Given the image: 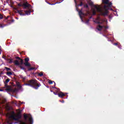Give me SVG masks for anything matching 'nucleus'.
<instances>
[{"label": "nucleus", "instance_id": "nucleus-19", "mask_svg": "<svg viewBox=\"0 0 124 124\" xmlns=\"http://www.w3.org/2000/svg\"><path fill=\"white\" fill-rule=\"evenodd\" d=\"M20 78H21V79H23V80L24 81H25L26 80V77H23V76H20Z\"/></svg>", "mask_w": 124, "mask_h": 124}, {"label": "nucleus", "instance_id": "nucleus-48", "mask_svg": "<svg viewBox=\"0 0 124 124\" xmlns=\"http://www.w3.org/2000/svg\"><path fill=\"white\" fill-rule=\"evenodd\" d=\"M0 54H1V53L0 52Z\"/></svg>", "mask_w": 124, "mask_h": 124}, {"label": "nucleus", "instance_id": "nucleus-22", "mask_svg": "<svg viewBox=\"0 0 124 124\" xmlns=\"http://www.w3.org/2000/svg\"><path fill=\"white\" fill-rule=\"evenodd\" d=\"M96 14V11H95V10H93V15H95Z\"/></svg>", "mask_w": 124, "mask_h": 124}, {"label": "nucleus", "instance_id": "nucleus-46", "mask_svg": "<svg viewBox=\"0 0 124 124\" xmlns=\"http://www.w3.org/2000/svg\"><path fill=\"white\" fill-rule=\"evenodd\" d=\"M2 58H4V57L2 56Z\"/></svg>", "mask_w": 124, "mask_h": 124}, {"label": "nucleus", "instance_id": "nucleus-11", "mask_svg": "<svg viewBox=\"0 0 124 124\" xmlns=\"http://www.w3.org/2000/svg\"><path fill=\"white\" fill-rule=\"evenodd\" d=\"M23 116H24L25 120L27 121V120H28V118H29V116H28V115L27 114L24 113L23 114Z\"/></svg>", "mask_w": 124, "mask_h": 124}, {"label": "nucleus", "instance_id": "nucleus-30", "mask_svg": "<svg viewBox=\"0 0 124 124\" xmlns=\"http://www.w3.org/2000/svg\"><path fill=\"white\" fill-rule=\"evenodd\" d=\"M90 5H93V3L91 2V3H90Z\"/></svg>", "mask_w": 124, "mask_h": 124}, {"label": "nucleus", "instance_id": "nucleus-34", "mask_svg": "<svg viewBox=\"0 0 124 124\" xmlns=\"http://www.w3.org/2000/svg\"><path fill=\"white\" fill-rule=\"evenodd\" d=\"M53 93H54V94H55V95L57 94V93L56 92H53Z\"/></svg>", "mask_w": 124, "mask_h": 124}, {"label": "nucleus", "instance_id": "nucleus-45", "mask_svg": "<svg viewBox=\"0 0 124 124\" xmlns=\"http://www.w3.org/2000/svg\"><path fill=\"white\" fill-rule=\"evenodd\" d=\"M111 16H109V18H110Z\"/></svg>", "mask_w": 124, "mask_h": 124}, {"label": "nucleus", "instance_id": "nucleus-24", "mask_svg": "<svg viewBox=\"0 0 124 124\" xmlns=\"http://www.w3.org/2000/svg\"><path fill=\"white\" fill-rule=\"evenodd\" d=\"M17 86L18 88H22V86H21V85H20L19 83L17 84Z\"/></svg>", "mask_w": 124, "mask_h": 124}, {"label": "nucleus", "instance_id": "nucleus-26", "mask_svg": "<svg viewBox=\"0 0 124 124\" xmlns=\"http://www.w3.org/2000/svg\"><path fill=\"white\" fill-rule=\"evenodd\" d=\"M4 84L5 88H8L9 87L8 85H7V83L4 82Z\"/></svg>", "mask_w": 124, "mask_h": 124}, {"label": "nucleus", "instance_id": "nucleus-42", "mask_svg": "<svg viewBox=\"0 0 124 124\" xmlns=\"http://www.w3.org/2000/svg\"><path fill=\"white\" fill-rule=\"evenodd\" d=\"M50 92H51V93H53V90H50Z\"/></svg>", "mask_w": 124, "mask_h": 124}, {"label": "nucleus", "instance_id": "nucleus-35", "mask_svg": "<svg viewBox=\"0 0 124 124\" xmlns=\"http://www.w3.org/2000/svg\"><path fill=\"white\" fill-rule=\"evenodd\" d=\"M7 107L8 108H8L9 110H10V109L9 108V106H7Z\"/></svg>", "mask_w": 124, "mask_h": 124}, {"label": "nucleus", "instance_id": "nucleus-18", "mask_svg": "<svg viewBox=\"0 0 124 124\" xmlns=\"http://www.w3.org/2000/svg\"><path fill=\"white\" fill-rule=\"evenodd\" d=\"M6 74L8 76H9V75H12V72H8L6 73Z\"/></svg>", "mask_w": 124, "mask_h": 124}, {"label": "nucleus", "instance_id": "nucleus-13", "mask_svg": "<svg viewBox=\"0 0 124 124\" xmlns=\"http://www.w3.org/2000/svg\"><path fill=\"white\" fill-rule=\"evenodd\" d=\"M14 63L15 65H20V63L19 62V61H18V60H15L14 61Z\"/></svg>", "mask_w": 124, "mask_h": 124}, {"label": "nucleus", "instance_id": "nucleus-4", "mask_svg": "<svg viewBox=\"0 0 124 124\" xmlns=\"http://www.w3.org/2000/svg\"><path fill=\"white\" fill-rule=\"evenodd\" d=\"M24 12H25V14L24 13V11H23V10H20V11H17V13H18V14L20 15L21 16H25V15H30V14H31V11L26 10V11H24Z\"/></svg>", "mask_w": 124, "mask_h": 124}, {"label": "nucleus", "instance_id": "nucleus-44", "mask_svg": "<svg viewBox=\"0 0 124 124\" xmlns=\"http://www.w3.org/2000/svg\"><path fill=\"white\" fill-rule=\"evenodd\" d=\"M77 10L78 11H79L78 10V9H77Z\"/></svg>", "mask_w": 124, "mask_h": 124}, {"label": "nucleus", "instance_id": "nucleus-21", "mask_svg": "<svg viewBox=\"0 0 124 124\" xmlns=\"http://www.w3.org/2000/svg\"><path fill=\"white\" fill-rule=\"evenodd\" d=\"M38 76H40V77H42V76H43V73L42 72L39 73L38 74Z\"/></svg>", "mask_w": 124, "mask_h": 124}, {"label": "nucleus", "instance_id": "nucleus-25", "mask_svg": "<svg viewBox=\"0 0 124 124\" xmlns=\"http://www.w3.org/2000/svg\"><path fill=\"white\" fill-rule=\"evenodd\" d=\"M12 62H13V60L10 59L9 63H12Z\"/></svg>", "mask_w": 124, "mask_h": 124}, {"label": "nucleus", "instance_id": "nucleus-3", "mask_svg": "<svg viewBox=\"0 0 124 124\" xmlns=\"http://www.w3.org/2000/svg\"><path fill=\"white\" fill-rule=\"evenodd\" d=\"M18 110L19 111L17 115H11L10 116V118H11V119H13L14 121H19V120L22 118V115H21V111L20 109Z\"/></svg>", "mask_w": 124, "mask_h": 124}, {"label": "nucleus", "instance_id": "nucleus-5", "mask_svg": "<svg viewBox=\"0 0 124 124\" xmlns=\"http://www.w3.org/2000/svg\"><path fill=\"white\" fill-rule=\"evenodd\" d=\"M18 6H19V7H23L24 9H25L26 8H29L30 6H31V4H29L28 2H26L25 3H24L22 4L20 3H18Z\"/></svg>", "mask_w": 124, "mask_h": 124}, {"label": "nucleus", "instance_id": "nucleus-6", "mask_svg": "<svg viewBox=\"0 0 124 124\" xmlns=\"http://www.w3.org/2000/svg\"><path fill=\"white\" fill-rule=\"evenodd\" d=\"M24 61L25 62L24 63V64L25 65V66L30 67V66H31V63L29 62V61H30V58H29V57L25 58Z\"/></svg>", "mask_w": 124, "mask_h": 124}, {"label": "nucleus", "instance_id": "nucleus-20", "mask_svg": "<svg viewBox=\"0 0 124 124\" xmlns=\"http://www.w3.org/2000/svg\"><path fill=\"white\" fill-rule=\"evenodd\" d=\"M89 22H90V19H86L85 20V24L89 25Z\"/></svg>", "mask_w": 124, "mask_h": 124}, {"label": "nucleus", "instance_id": "nucleus-17", "mask_svg": "<svg viewBox=\"0 0 124 124\" xmlns=\"http://www.w3.org/2000/svg\"><path fill=\"white\" fill-rule=\"evenodd\" d=\"M19 67H20V69H22L23 70H25L26 68L25 67H23L22 65H19Z\"/></svg>", "mask_w": 124, "mask_h": 124}, {"label": "nucleus", "instance_id": "nucleus-36", "mask_svg": "<svg viewBox=\"0 0 124 124\" xmlns=\"http://www.w3.org/2000/svg\"><path fill=\"white\" fill-rule=\"evenodd\" d=\"M118 48H119L120 49H121V46H118Z\"/></svg>", "mask_w": 124, "mask_h": 124}, {"label": "nucleus", "instance_id": "nucleus-14", "mask_svg": "<svg viewBox=\"0 0 124 124\" xmlns=\"http://www.w3.org/2000/svg\"><path fill=\"white\" fill-rule=\"evenodd\" d=\"M35 69V67H31V68H29L28 69V71H31V70H33Z\"/></svg>", "mask_w": 124, "mask_h": 124}, {"label": "nucleus", "instance_id": "nucleus-38", "mask_svg": "<svg viewBox=\"0 0 124 124\" xmlns=\"http://www.w3.org/2000/svg\"><path fill=\"white\" fill-rule=\"evenodd\" d=\"M62 103H63L64 102V100H62Z\"/></svg>", "mask_w": 124, "mask_h": 124}, {"label": "nucleus", "instance_id": "nucleus-29", "mask_svg": "<svg viewBox=\"0 0 124 124\" xmlns=\"http://www.w3.org/2000/svg\"><path fill=\"white\" fill-rule=\"evenodd\" d=\"M2 74H3V73L2 72H1L0 73V77H1V75Z\"/></svg>", "mask_w": 124, "mask_h": 124}, {"label": "nucleus", "instance_id": "nucleus-27", "mask_svg": "<svg viewBox=\"0 0 124 124\" xmlns=\"http://www.w3.org/2000/svg\"><path fill=\"white\" fill-rule=\"evenodd\" d=\"M0 19H3V16L0 14Z\"/></svg>", "mask_w": 124, "mask_h": 124}, {"label": "nucleus", "instance_id": "nucleus-8", "mask_svg": "<svg viewBox=\"0 0 124 124\" xmlns=\"http://www.w3.org/2000/svg\"><path fill=\"white\" fill-rule=\"evenodd\" d=\"M58 96L61 98H63V96H65V94L62 92H60V93H58Z\"/></svg>", "mask_w": 124, "mask_h": 124}, {"label": "nucleus", "instance_id": "nucleus-43", "mask_svg": "<svg viewBox=\"0 0 124 124\" xmlns=\"http://www.w3.org/2000/svg\"><path fill=\"white\" fill-rule=\"evenodd\" d=\"M12 22H14V20L13 19V20H12Z\"/></svg>", "mask_w": 124, "mask_h": 124}, {"label": "nucleus", "instance_id": "nucleus-10", "mask_svg": "<svg viewBox=\"0 0 124 124\" xmlns=\"http://www.w3.org/2000/svg\"><path fill=\"white\" fill-rule=\"evenodd\" d=\"M97 20L99 21H94V22L95 23H96V24H98L99 25H100L101 24H102V22H100V17L99 16H98L97 18Z\"/></svg>", "mask_w": 124, "mask_h": 124}, {"label": "nucleus", "instance_id": "nucleus-47", "mask_svg": "<svg viewBox=\"0 0 124 124\" xmlns=\"http://www.w3.org/2000/svg\"><path fill=\"white\" fill-rule=\"evenodd\" d=\"M9 124H12V123H9Z\"/></svg>", "mask_w": 124, "mask_h": 124}, {"label": "nucleus", "instance_id": "nucleus-2", "mask_svg": "<svg viewBox=\"0 0 124 124\" xmlns=\"http://www.w3.org/2000/svg\"><path fill=\"white\" fill-rule=\"evenodd\" d=\"M24 85L25 86H29L30 87H31L35 90H37V89L41 86L40 83L37 82V81L34 79L28 80L27 83H25Z\"/></svg>", "mask_w": 124, "mask_h": 124}, {"label": "nucleus", "instance_id": "nucleus-32", "mask_svg": "<svg viewBox=\"0 0 124 124\" xmlns=\"http://www.w3.org/2000/svg\"><path fill=\"white\" fill-rule=\"evenodd\" d=\"M12 115H15V112L14 111H13Z\"/></svg>", "mask_w": 124, "mask_h": 124}, {"label": "nucleus", "instance_id": "nucleus-41", "mask_svg": "<svg viewBox=\"0 0 124 124\" xmlns=\"http://www.w3.org/2000/svg\"><path fill=\"white\" fill-rule=\"evenodd\" d=\"M7 91H10V89H7Z\"/></svg>", "mask_w": 124, "mask_h": 124}, {"label": "nucleus", "instance_id": "nucleus-33", "mask_svg": "<svg viewBox=\"0 0 124 124\" xmlns=\"http://www.w3.org/2000/svg\"><path fill=\"white\" fill-rule=\"evenodd\" d=\"M48 4H50V5H54V4H51L50 3H48Z\"/></svg>", "mask_w": 124, "mask_h": 124}, {"label": "nucleus", "instance_id": "nucleus-7", "mask_svg": "<svg viewBox=\"0 0 124 124\" xmlns=\"http://www.w3.org/2000/svg\"><path fill=\"white\" fill-rule=\"evenodd\" d=\"M104 28L105 29H107V27H105L104 26H101L100 25H99L97 26L96 27V29L99 31H102V29Z\"/></svg>", "mask_w": 124, "mask_h": 124}, {"label": "nucleus", "instance_id": "nucleus-12", "mask_svg": "<svg viewBox=\"0 0 124 124\" xmlns=\"http://www.w3.org/2000/svg\"><path fill=\"white\" fill-rule=\"evenodd\" d=\"M78 14L81 18V19H82V15H84V13H83V12H82V11H79L78 12Z\"/></svg>", "mask_w": 124, "mask_h": 124}, {"label": "nucleus", "instance_id": "nucleus-40", "mask_svg": "<svg viewBox=\"0 0 124 124\" xmlns=\"http://www.w3.org/2000/svg\"><path fill=\"white\" fill-rule=\"evenodd\" d=\"M86 7L87 8H88V7H89V6H88V5H86Z\"/></svg>", "mask_w": 124, "mask_h": 124}, {"label": "nucleus", "instance_id": "nucleus-16", "mask_svg": "<svg viewBox=\"0 0 124 124\" xmlns=\"http://www.w3.org/2000/svg\"><path fill=\"white\" fill-rule=\"evenodd\" d=\"M5 69H6V71H8V72L11 71V69H10V68H8L7 67H5Z\"/></svg>", "mask_w": 124, "mask_h": 124}, {"label": "nucleus", "instance_id": "nucleus-1", "mask_svg": "<svg viewBox=\"0 0 124 124\" xmlns=\"http://www.w3.org/2000/svg\"><path fill=\"white\" fill-rule=\"evenodd\" d=\"M102 3L108 5H104L103 9H101L100 6L94 5V7L96 9L97 12L100 13L101 15L102 16H107L108 15V10L112 6V2H109V0H102Z\"/></svg>", "mask_w": 124, "mask_h": 124}, {"label": "nucleus", "instance_id": "nucleus-37", "mask_svg": "<svg viewBox=\"0 0 124 124\" xmlns=\"http://www.w3.org/2000/svg\"><path fill=\"white\" fill-rule=\"evenodd\" d=\"M3 90L2 89H0V92H3Z\"/></svg>", "mask_w": 124, "mask_h": 124}, {"label": "nucleus", "instance_id": "nucleus-23", "mask_svg": "<svg viewBox=\"0 0 124 124\" xmlns=\"http://www.w3.org/2000/svg\"><path fill=\"white\" fill-rule=\"evenodd\" d=\"M9 81H10V79L8 78V79H7L6 80V81H5V83H6L7 84V83L9 82Z\"/></svg>", "mask_w": 124, "mask_h": 124}, {"label": "nucleus", "instance_id": "nucleus-31", "mask_svg": "<svg viewBox=\"0 0 124 124\" xmlns=\"http://www.w3.org/2000/svg\"><path fill=\"white\" fill-rule=\"evenodd\" d=\"M114 45H115V46H118V43H114Z\"/></svg>", "mask_w": 124, "mask_h": 124}, {"label": "nucleus", "instance_id": "nucleus-28", "mask_svg": "<svg viewBox=\"0 0 124 124\" xmlns=\"http://www.w3.org/2000/svg\"><path fill=\"white\" fill-rule=\"evenodd\" d=\"M79 6H82L83 5V2H80V4L78 5Z\"/></svg>", "mask_w": 124, "mask_h": 124}, {"label": "nucleus", "instance_id": "nucleus-39", "mask_svg": "<svg viewBox=\"0 0 124 124\" xmlns=\"http://www.w3.org/2000/svg\"><path fill=\"white\" fill-rule=\"evenodd\" d=\"M75 3H77L76 0H74Z\"/></svg>", "mask_w": 124, "mask_h": 124}, {"label": "nucleus", "instance_id": "nucleus-9", "mask_svg": "<svg viewBox=\"0 0 124 124\" xmlns=\"http://www.w3.org/2000/svg\"><path fill=\"white\" fill-rule=\"evenodd\" d=\"M16 60H18L20 61V64L22 65V64H23L24 63V60H23V59H21L20 57H16Z\"/></svg>", "mask_w": 124, "mask_h": 124}, {"label": "nucleus", "instance_id": "nucleus-15", "mask_svg": "<svg viewBox=\"0 0 124 124\" xmlns=\"http://www.w3.org/2000/svg\"><path fill=\"white\" fill-rule=\"evenodd\" d=\"M53 82L54 83L55 85H56V83L55 82V81H53L52 80L48 81V83H49V85H52V84H53Z\"/></svg>", "mask_w": 124, "mask_h": 124}]
</instances>
